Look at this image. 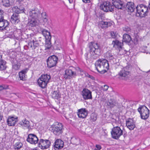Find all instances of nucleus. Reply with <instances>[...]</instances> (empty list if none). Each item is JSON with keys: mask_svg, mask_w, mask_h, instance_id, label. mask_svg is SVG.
Segmentation results:
<instances>
[{"mask_svg": "<svg viewBox=\"0 0 150 150\" xmlns=\"http://www.w3.org/2000/svg\"><path fill=\"white\" fill-rule=\"evenodd\" d=\"M95 65L98 71L102 74L106 72L109 68L108 61L105 59H100L97 60Z\"/></svg>", "mask_w": 150, "mask_h": 150, "instance_id": "obj_1", "label": "nucleus"}, {"mask_svg": "<svg viewBox=\"0 0 150 150\" xmlns=\"http://www.w3.org/2000/svg\"><path fill=\"white\" fill-rule=\"evenodd\" d=\"M134 3L132 5V12L134 11V10L136 9V16L142 18L147 15L148 9L147 6L143 4L137 5V6H134Z\"/></svg>", "mask_w": 150, "mask_h": 150, "instance_id": "obj_2", "label": "nucleus"}, {"mask_svg": "<svg viewBox=\"0 0 150 150\" xmlns=\"http://www.w3.org/2000/svg\"><path fill=\"white\" fill-rule=\"evenodd\" d=\"M88 47L89 52L93 55L92 58L96 59L100 54V45L97 42H92L89 43Z\"/></svg>", "mask_w": 150, "mask_h": 150, "instance_id": "obj_3", "label": "nucleus"}, {"mask_svg": "<svg viewBox=\"0 0 150 150\" xmlns=\"http://www.w3.org/2000/svg\"><path fill=\"white\" fill-rule=\"evenodd\" d=\"M131 70L129 66L124 67L118 73L117 75L118 78L121 79L127 80L130 76Z\"/></svg>", "mask_w": 150, "mask_h": 150, "instance_id": "obj_4", "label": "nucleus"}, {"mask_svg": "<svg viewBox=\"0 0 150 150\" xmlns=\"http://www.w3.org/2000/svg\"><path fill=\"white\" fill-rule=\"evenodd\" d=\"M50 78L51 77L49 75H42L38 80L39 86L42 88H45L47 86V84L49 82Z\"/></svg>", "mask_w": 150, "mask_h": 150, "instance_id": "obj_5", "label": "nucleus"}, {"mask_svg": "<svg viewBox=\"0 0 150 150\" xmlns=\"http://www.w3.org/2000/svg\"><path fill=\"white\" fill-rule=\"evenodd\" d=\"M137 110L140 114L141 119L146 120L149 117V110L146 106H141L137 109Z\"/></svg>", "mask_w": 150, "mask_h": 150, "instance_id": "obj_6", "label": "nucleus"}, {"mask_svg": "<svg viewBox=\"0 0 150 150\" xmlns=\"http://www.w3.org/2000/svg\"><path fill=\"white\" fill-rule=\"evenodd\" d=\"M75 68L70 67L65 71L64 78L66 79L72 78H76L77 76L76 72L74 71Z\"/></svg>", "mask_w": 150, "mask_h": 150, "instance_id": "obj_7", "label": "nucleus"}, {"mask_svg": "<svg viewBox=\"0 0 150 150\" xmlns=\"http://www.w3.org/2000/svg\"><path fill=\"white\" fill-rule=\"evenodd\" d=\"M30 36L31 40L28 44V47L34 50L36 48L39 47V43L38 40H36V34L31 33L30 34Z\"/></svg>", "mask_w": 150, "mask_h": 150, "instance_id": "obj_8", "label": "nucleus"}, {"mask_svg": "<svg viewBox=\"0 0 150 150\" xmlns=\"http://www.w3.org/2000/svg\"><path fill=\"white\" fill-rule=\"evenodd\" d=\"M100 8L104 11L112 12L113 11L114 6L112 3H111L108 1H104L103 4H101L100 6Z\"/></svg>", "mask_w": 150, "mask_h": 150, "instance_id": "obj_9", "label": "nucleus"}, {"mask_svg": "<svg viewBox=\"0 0 150 150\" xmlns=\"http://www.w3.org/2000/svg\"><path fill=\"white\" fill-rule=\"evenodd\" d=\"M111 133L112 138L117 139L122 134V131L120 127L116 126L112 128Z\"/></svg>", "mask_w": 150, "mask_h": 150, "instance_id": "obj_10", "label": "nucleus"}, {"mask_svg": "<svg viewBox=\"0 0 150 150\" xmlns=\"http://www.w3.org/2000/svg\"><path fill=\"white\" fill-rule=\"evenodd\" d=\"M58 60L57 56L53 55L49 57L47 60V67L48 68H51L56 66Z\"/></svg>", "mask_w": 150, "mask_h": 150, "instance_id": "obj_11", "label": "nucleus"}, {"mask_svg": "<svg viewBox=\"0 0 150 150\" xmlns=\"http://www.w3.org/2000/svg\"><path fill=\"white\" fill-rule=\"evenodd\" d=\"M51 142L48 140H45L40 139L38 144V146L42 149H46L49 148Z\"/></svg>", "mask_w": 150, "mask_h": 150, "instance_id": "obj_12", "label": "nucleus"}, {"mask_svg": "<svg viewBox=\"0 0 150 150\" xmlns=\"http://www.w3.org/2000/svg\"><path fill=\"white\" fill-rule=\"evenodd\" d=\"M52 131L56 135H58L62 132L63 125L62 123H59L56 125L52 127Z\"/></svg>", "mask_w": 150, "mask_h": 150, "instance_id": "obj_13", "label": "nucleus"}, {"mask_svg": "<svg viewBox=\"0 0 150 150\" xmlns=\"http://www.w3.org/2000/svg\"><path fill=\"white\" fill-rule=\"evenodd\" d=\"M81 94L84 100L91 99L92 98L91 91L87 88H83Z\"/></svg>", "mask_w": 150, "mask_h": 150, "instance_id": "obj_14", "label": "nucleus"}, {"mask_svg": "<svg viewBox=\"0 0 150 150\" xmlns=\"http://www.w3.org/2000/svg\"><path fill=\"white\" fill-rule=\"evenodd\" d=\"M26 141L31 144H35L38 143V139L35 135L30 134L28 135Z\"/></svg>", "mask_w": 150, "mask_h": 150, "instance_id": "obj_15", "label": "nucleus"}, {"mask_svg": "<svg viewBox=\"0 0 150 150\" xmlns=\"http://www.w3.org/2000/svg\"><path fill=\"white\" fill-rule=\"evenodd\" d=\"M77 113L79 118L85 119L88 115V111L86 109L82 108L78 110Z\"/></svg>", "mask_w": 150, "mask_h": 150, "instance_id": "obj_16", "label": "nucleus"}, {"mask_svg": "<svg viewBox=\"0 0 150 150\" xmlns=\"http://www.w3.org/2000/svg\"><path fill=\"white\" fill-rule=\"evenodd\" d=\"M105 55L107 59L112 64H114L116 63L117 61L114 57V54L110 51H108L106 53Z\"/></svg>", "mask_w": 150, "mask_h": 150, "instance_id": "obj_17", "label": "nucleus"}, {"mask_svg": "<svg viewBox=\"0 0 150 150\" xmlns=\"http://www.w3.org/2000/svg\"><path fill=\"white\" fill-rule=\"evenodd\" d=\"M29 15L31 18L38 19L41 16V13L38 9H35L30 11Z\"/></svg>", "mask_w": 150, "mask_h": 150, "instance_id": "obj_18", "label": "nucleus"}, {"mask_svg": "<svg viewBox=\"0 0 150 150\" xmlns=\"http://www.w3.org/2000/svg\"><path fill=\"white\" fill-rule=\"evenodd\" d=\"M112 21H101L98 22V25L99 28L103 29L110 27L112 25Z\"/></svg>", "mask_w": 150, "mask_h": 150, "instance_id": "obj_19", "label": "nucleus"}, {"mask_svg": "<svg viewBox=\"0 0 150 150\" xmlns=\"http://www.w3.org/2000/svg\"><path fill=\"white\" fill-rule=\"evenodd\" d=\"M112 45H113V47L120 51L122 48L123 43V42H121L117 40H115L112 41Z\"/></svg>", "mask_w": 150, "mask_h": 150, "instance_id": "obj_20", "label": "nucleus"}, {"mask_svg": "<svg viewBox=\"0 0 150 150\" xmlns=\"http://www.w3.org/2000/svg\"><path fill=\"white\" fill-rule=\"evenodd\" d=\"M54 146L55 150H58L62 149L64 146V142L60 139H57L55 141Z\"/></svg>", "mask_w": 150, "mask_h": 150, "instance_id": "obj_21", "label": "nucleus"}, {"mask_svg": "<svg viewBox=\"0 0 150 150\" xmlns=\"http://www.w3.org/2000/svg\"><path fill=\"white\" fill-rule=\"evenodd\" d=\"M112 4L115 7L118 9H122L124 8L123 3L120 0H112Z\"/></svg>", "mask_w": 150, "mask_h": 150, "instance_id": "obj_22", "label": "nucleus"}, {"mask_svg": "<svg viewBox=\"0 0 150 150\" xmlns=\"http://www.w3.org/2000/svg\"><path fill=\"white\" fill-rule=\"evenodd\" d=\"M40 23V22L38 19L31 18L29 20L28 25V26L33 27L38 25Z\"/></svg>", "mask_w": 150, "mask_h": 150, "instance_id": "obj_23", "label": "nucleus"}, {"mask_svg": "<svg viewBox=\"0 0 150 150\" xmlns=\"http://www.w3.org/2000/svg\"><path fill=\"white\" fill-rule=\"evenodd\" d=\"M9 23L8 21L4 19L2 21H0V30H7L8 28Z\"/></svg>", "mask_w": 150, "mask_h": 150, "instance_id": "obj_24", "label": "nucleus"}, {"mask_svg": "<svg viewBox=\"0 0 150 150\" xmlns=\"http://www.w3.org/2000/svg\"><path fill=\"white\" fill-rule=\"evenodd\" d=\"M10 21L12 23L16 24L20 21V17L18 14H13L11 16Z\"/></svg>", "mask_w": 150, "mask_h": 150, "instance_id": "obj_25", "label": "nucleus"}, {"mask_svg": "<svg viewBox=\"0 0 150 150\" xmlns=\"http://www.w3.org/2000/svg\"><path fill=\"white\" fill-rule=\"evenodd\" d=\"M8 125L9 126H13L17 122V118L9 116L7 121Z\"/></svg>", "mask_w": 150, "mask_h": 150, "instance_id": "obj_26", "label": "nucleus"}, {"mask_svg": "<svg viewBox=\"0 0 150 150\" xmlns=\"http://www.w3.org/2000/svg\"><path fill=\"white\" fill-rule=\"evenodd\" d=\"M28 71V69H23L19 72V78L21 80H26V74Z\"/></svg>", "mask_w": 150, "mask_h": 150, "instance_id": "obj_27", "label": "nucleus"}, {"mask_svg": "<svg viewBox=\"0 0 150 150\" xmlns=\"http://www.w3.org/2000/svg\"><path fill=\"white\" fill-rule=\"evenodd\" d=\"M14 0H2V5L6 7H10L13 5L14 4Z\"/></svg>", "mask_w": 150, "mask_h": 150, "instance_id": "obj_28", "label": "nucleus"}, {"mask_svg": "<svg viewBox=\"0 0 150 150\" xmlns=\"http://www.w3.org/2000/svg\"><path fill=\"white\" fill-rule=\"evenodd\" d=\"M41 32H42V34L45 37L46 40H51V36L50 32L44 29H41Z\"/></svg>", "mask_w": 150, "mask_h": 150, "instance_id": "obj_29", "label": "nucleus"}, {"mask_svg": "<svg viewBox=\"0 0 150 150\" xmlns=\"http://www.w3.org/2000/svg\"><path fill=\"white\" fill-rule=\"evenodd\" d=\"M131 40L130 36L127 34H124L123 37V42L127 43L129 45L130 44V42Z\"/></svg>", "mask_w": 150, "mask_h": 150, "instance_id": "obj_30", "label": "nucleus"}, {"mask_svg": "<svg viewBox=\"0 0 150 150\" xmlns=\"http://www.w3.org/2000/svg\"><path fill=\"white\" fill-rule=\"evenodd\" d=\"M19 124L22 126L24 127L27 128H28L30 126V122L26 119L22 120Z\"/></svg>", "mask_w": 150, "mask_h": 150, "instance_id": "obj_31", "label": "nucleus"}, {"mask_svg": "<svg viewBox=\"0 0 150 150\" xmlns=\"http://www.w3.org/2000/svg\"><path fill=\"white\" fill-rule=\"evenodd\" d=\"M24 8L20 9L18 8L17 6H15L13 8V10L15 13L14 14H18L21 13H23L24 12Z\"/></svg>", "mask_w": 150, "mask_h": 150, "instance_id": "obj_32", "label": "nucleus"}, {"mask_svg": "<svg viewBox=\"0 0 150 150\" xmlns=\"http://www.w3.org/2000/svg\"><path fill=\"white\" fill-rule=\"evenodd\" d=\"M71 142L74 144L77 145L80 144V139L78 137H74L71 138Z\"/></svg>", "mask_w": 150, "mask_h": 150, "instance_id": "obj_33", "label": "nucleus"}, {"mask_svg": "<svg viewBox=\"0 0 150 150\" xmlns=\"http://www.w3.org/2000/svg\"><path fill=\"white\" fill-rule=\"evenodd\" d=\"M6 62L4 60L0 61V71H2L6 69Z\"/></svg>", "mask_w": 150, "mask_h": 150, "instance_id": "obj_34", "label": "nucleus"}, {"mask_svg": "<svg viewBox=\"0 0 150 150\" xmlns=\"http://www.w3.org/2000/svg\"><path fill=\"white\" fill-rule=\"evenodd\" d=\"M14 148L16 150H18L20 149L23 146V144L20 142H18L14 144Z\"/></svg>", "mask_w": 150, "mask_h": 150, "instance_id": "obj_35", "label": "nucleus"}, {"mask_svg": "<svg viewBox=\"0 0 150 150\" xmlns=\"http://www.w3.org/2000/svg\"><path fill=\"white\" fill-rule=\"evenodd\" d=\"M52 96L54 99H58L60 97V95L58 91H54L53 92Z\"/></svg>", "mask_w": 150, "mask_h": 150, "instance_id": "obj_36", "label": "nucleus"}, {"mask_svg": "<svg viewBox=\"0 0 150 150\" xmlns=\"http://www.w3.org/2000/svg\"><path fill=\"white\" fill-rule=\"evenodd\" d=\"M126 8L129 14L130 15H131V2H129L127 3L126 6Z\"/></svg>", "mask_w": 150, "mask_h": 150, "instance_id": "obj_37", "label": "nucleus"}, {"mask_svg": "<svg viewBox=\"0 0 150 150\" xmlns=\"http://www.w3.org/2000/svg\"><path fill=\"white\" fill-rule=\"evenodd\" d=\"M107 105L110 108H113L115 105L116 103L115 102L114 100L110 99L108 101L107 103Z\"/></svg>", "mask_w": 150, "mask_h": 150, "instance_id": "obj_38", "label": "nucleus"}, {"mask_svg": "<svg viewBox=\"0 0 150 150\" xmlns=\"http://www.w3.org/2000/svg\"><path fill=\"white\" fill-rule=\"evenodd\" d=\"M46 43L45 45V50H47V49H49L50 48L51 45L50 42V40H46Z\"/></svg>", "mask_w": 150, "mask_h": 150, "instance_id": "obj_39", "label": "nucleus"}, {"mask_svg": "<svg viewBox=\"0 0 150 150\" xmlns=\"http://www.w3.org/2000/svg\"><path fill=\"white\" fill-rule=\"evenodd\" d=\"M131 119L129 118L126 120V126L130 130L131 129Z\"/></svg>", "mask_w": 150, "mask_h": 150, "instance_id": "obj_40", "label": "nucleus"}, {"mask_svg": "<svg viewBox=\"0 0 150 150\" xmlns=\"http://www.w3.org/2000/svg\"><path fill=\"white\" fill-rule=\"evenodd\" d=\"M4 12L1 9H0V21H2L4 19Z\"/></svg>", "mask_w": 150, "mask_h": 150, "instance_id": "obj_41", "label": "nucleus"}, {"mask_svg": "<svg viewBox=\"0 0 150 150\" xmlns=\"http://www.w3.org/2000/svg\"><path fill=\"white\" fill-rule=\"evenodd\" d=\"M20 66L19 63H17L16 64H14L13 65V68L15 70H18L20 68Z\"/></svg>", "mask_w": 150, "mask_h": 150, "instance_id": "obj_42", "label": "nucleus"}, {"mask_svg": "<svg viewBox=\"0 0 150 150\" xmlns=\"http://www.w3.org/2000/svg\"><path fill=\"white\" fill-rule=\"evenodd\" d=\"M91 119L93 121H95L97 119L96 115L94 113L91 114Z\"/></svg>", "mask_w": 150, "mask_h": 150, "instance_id": "obj_43", "label": "nucleus"}, {"mask_svg": "<svg viewBox=\"0 0 150 150\" xmlns=\"http://www.w3.org/2000/svg\"><path fill=\"white\" fill-rule=\"evenodd\" d=\"M41 15L42 18L44 19V21H46L47 20V19L46 13L45 12H43L41 14Z\"/></svg>", "mask_w": 150, "mask_h": 150, "instance_id": "obj_44", "label": "nucleus"}, {"mask_svg": "<svg viewBox=\"0 0 150 150\" xmlns=\"http://www.w3.org/2000/svg\"><path fill=\"white\" fill-rule=\"evenodd\" d=\"M136 120H134V118L132 119V129H133L136 127Z\"/></svg>", "mask_w": 150, "mask_h": 150, "instance_id": "obj_45", "label": "nucleus"}, {"mask_svg": "<svg viewBox=\"0 0 150 150\" xmlns=\"http://www.w3.org/2000/svg\"><path fill=\"white\" fill-rule=\"evenodd\" d=\"M133 25L138 28H140L141 27V25L138 23L137 20H136V21H135Z\"/></svg>", "mask_w": 150, "mask_h": 150, "instance_id": "obj_46", "label": "nucleus"}, {"mask_svg": "<svg viewBox=\"0 0 150 150\" xmlns=\"http://www.w3.org/2000/svg\"><path fill=\"white\" fill-rule=\"evenodd\" d=\"M8 88L7 85H0V91L4 89H7Z\"/></svg>", "mask_w": 150, "mask_h": 150, "instance_id": "obj_47", "label": "nucleus"}, {"mask_svg": "<svg viewBox=\"0 0 150 150\" xmlns=\"http://www.w3.org/2000/svg\"><path fill=\"white\" fill-rule=\"evenodd\" d=\"M110 35L112 38H115L116 37V33L114 31H111L110 33Z\"/></svg>", "mask_w": 150, "mask_h": 150, "instance_id": "obj_48", "label": "nucleus"}, {"mask_svg": "<svg viewBox=\"0 0 150 150\" xmlns=\"http://www.w3.org/2000/svg\"><path fill=\"white\" fill-rule=\"evenodd\" d=\"M108 86L107 85H105L104 86L103 88V90L104 91H106L108 90Z\"/></svg>", "mask_w": 150, "mask_h": 150, "instance_id": "obj_49", "label": "nucleus"}, {"mask_svg": "<svg viewBox=\"0 0 150 150\" xmlns=\"http://www.w3.org/2000/svg\"><path fill=\"white\" fill-rule=\"evenodd\" d=\"M96 149L99 150H100L101 148V147L100 145H96Z\"/></svg>", "mask_w": 150, "mask_h": 150, "instance_id": "obj_50", "label": "nucleus"}, {"mask_svg": "<svg viewBox=\"0 0 150 150\" xmlns=\"http://www.w3.org/2000/svg\"><path fill=\"white\" fill-rule=\"evenodd\" d=\"M87 77H88L92 79H93L94 78V77L93 76H91V75L88 74H87Z\"/></svg>", "mask_w": 150, "mask_h": 150, "instance_id": "obj_51", "label": "nucleus"}, {"mask_svg": "<svg viewBox=\"0 0 150 150\" xmlns=\"http://www.w3.org/2000/svg\"><path fill=\"white\" fill-rule=\"evenodd\" d=\"M82 1L85 3H89L90 2V0H82Z\"/></svg>", "mask_w": 150, "mask_h": 150, "instance_id": "obj_52", "label": "nucleus"}, {"mask_svg": "<svg viewBox=\"0 0 150 150\" xmlns=\"http://www.w3.org/2000/svg\"><path fill=\"white\" fill-rule=\"evenodd\" d=\"M24 49L25 50H27L28 48H30V47H28V45H25L24 47Z\"/></svg>", "mask_w": 150, "mask_h": 150, "instance_id": "obj_53", "label": "nucleus"}, {"mask_svg": "<svg viewBox=\"0 0 150 150\" xmlns=\"http://www.w3.org/2000/svg\"><path fill=\"white\" fill-rule=\"evenodd\" d=\"M132 112H133L134 114H136V113H137V110L135 109H132Z\"/></svg>", "mask_w": 150, "mask_h": 150, "instance_id": "obj_54", "label": "nucleus"}, {"mask_svg": "<svg viewBox=\"0 0 150 150\" xmlns=\"http://www.w3.org/2000/svg\"><path fill=\"white\" fill-rule=\"evenodd\" d=\"M78 70L79 71H80L81 73V72H83V70L81 69L79 67L78 68Z\"/></svg>", "mask_w": 150, "mask_h": 150, "instance_id": "obj_55", "label": "nucleus"}, {"mask_svg": "<svg viewBox=\"0 0 150 150\" xmlns=\"http://www.w3.org/2000/svg\"><path fill=\"white\" fill-rule=\"evenodd\" d=\"M3 117V116L1 115V113H0V121H1L2 120Z\"/></svg>", "mask_w": 150, "mask_h": 150, "instance_id": "obj_56", "label": "nucleus"}, {"mask_svg": "<svg viewBox=\"0 0 150 150\" xmlns=\"http://www.w3.org/2000/svg\"><path fill=\"white\" fill-rule=\"evenodd\" d=\"M3 60L2 58V55L0 54V61Z\"/></svg>", "mask_w": 150, "mask_h": 150, "instance_id": "obj_57", "label": "nucleus"}, {"mask_svg": "<svg viewBox=\"0 0 150 150\" xmlns=\"http://www.w3.org/2000/svg\"><path fill=\"white\" fill-rule=\"evenodd\" d=\"M70 3H72L73 2V0H68Z\"/></svg>", "mask_w": 150, "mask_h": 150, "instance_id": "obj_58", "label": "nucleus"}, {"mask_svg": "<svg viewBox=\"0 0 150 150\" xmlns=\"http://www.w3.org/2000/svg\"><path fill=\"white\" fill-rule=\"evenodd\" d=\"M148 7H149V10H150V1L149 2V5H148Z\"/></svg>", "mask_w": 150, "mask_h": 150, "instance_id": "obj_59", "label": "nucleus"}, {"mask_svg": "<svg viewBox=\"0 0 150 150\" xmlns=\"http://www.w3.org/2000/svg\"><path fill=\"white\" fill-rule=\"evenodd\" d=\"M23 0H18V1H19L20 2L22 1H23Z\"/></svg>", "mask_w": 150, "mask_h": 150, "instance_id": "obj_60", "label": "nucleus"}, {"mask_svg": "<svg viewBox=\"0 0 150 150\" xmlns=\"http://www.w3.org/2000/svg\"><path fill=\"white\" fill-rule=\"evenodd\" d=\"M33 150H37V149H33Z\"/></svg>", "mask_w": 150, "mask_h": 150, "instance_id": "obj_61", "label": "nucleus"}, {"mask_svg": "<svg viewBox=\"0 0 150 150\" xmlns=\"http://www.w3.org/2000/svg\"><path fill=\"white\" fill-rule=\"evenodd\" d=\"M39 41L40 42H41V40H39Z\"/></svg>", "mask_w": 150, "mask_h": 150, "instance_id": "obj_62", "label": "nucleus"}, {"mask_svg": "<svg viewBox=\"0 0 150 150\" xmlns=\"http://www.w3.org/2000/svg\"><path fill=\"white\" fill-rule=\"evenodd\" d=\"M41 38L40 37H39L40 38Z\"/></svg>", "mask_w": 150, "mask_h": 150, "instance_id": "obj_63", "label": "nucleus"}]
</instances>
